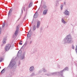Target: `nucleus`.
<instances>
[{
	"label": "nucleus",
	"instance_id": "a878e982",
	"mask_svg": "<svg viewBox=\"0 0 77 77\" xmlns=\"http://www.w3.org/2000/svg\"><path fill=\"white\" fill-rule=\"evenodd\" d=\"M2 33V28L1 27H0V34H1Z\"/></svg>",
	"mask_w": 77,
	"mask_h": 77
},
{
	"label": "nucleus",
	"instance_id": "ddd939ff",
	"mask_svg": "<svg viewBox=\"0 0 77 77\" xmlns=\"http://www.w3.org/2000/svg\"><path fill=\"white\" fill-rule=\"evenodd\" d=\"M32 35V32H31V31L30 30L28 33V34L27 35V37L28 38H30V36H31V35Z\"/></svg>",
	"mask_w": 77,
	"mask_h": 77
},
{
	"label": "nucleus",
	"instance_id": "7c9ffc66",
	"mask_svg": "<svg viewBox=\"0 0 77 77\" xmlns=\"http://www.w3.org/2000/svg\"><path fill=\"white\" fill-rule=\"evenodd\" d=\"M20 64H21V63L20 62H19L18 63L19 65H20Z\"/></svg>",
	"mask_w": 77,
	"mask_h": 77
},
{
	"label": "nucleus",
	"instance_id": "c85d7f7f",
	"mask_svg": "<svg viewBox=\"0 0 77 77\" xmlns=\"http://www.w3.org/2000/svg\"><path fill=\"white\" fill-rule=\"evenodd\" d=\"M19 44L20 45H22V43H21L20 42Z\"/></svg>",
	"mask_w": 77,
	"mask_h": 77
},
{
	"label": "nucleus",
	"instance_id": "c756f323",
	"mask_svg": "<svg viewBox=\"0 0 77 77\" xmlns=\"http://www.w3.org/2000/svg\"><path fill=\"white\" fill-rule=\"evenodd\" d=\"M21 12H22V14H23V9H21Z\"/></svg>",
	"mask_w": 77,
	"mask_h": 77
},
{
	"label": "nucleus",
	"instance_id": "20e7f679",
	"mask_svg": "<svg viewBox=\"0 0 77 77\" xmlns=\"http://www.w3.org/2000/svg\"><path fill=\"white\" fill-rule=\"evenodd\" d=\"M22 54L21 51L20 50L18 53V57L20 58V60H24V59H25V54H26V52H24Z\"/></svg>",
	"mask_w": 77,
	"mask_h": 77
},
{
	"label": "nucleus",
	"instance_id": "6ab92c4d",
	"mask_svg": "<svg viewBox=\"0 0 77 77\" xmlns=\"http://www.w3.org/2000/svg\"><path fill=\"white\" fill-rule=\"evenodd\" d=\"M34 31H35V30H36V26L35 25H34L33 27V29H32Z\"/></svg>",
	"mask_w": 77,
	"mask_h": 77
},
{
	"label": "nucleus",
	"instance_id": "f704fd0d",
	"mask_svg": "<svg viewBox=\"0 0 77 77\" xmlns=\"http://www.w3.org/2000/svg\"><path fill=\"white\" fill-rule=\"evenodd\" d=\"M13 37H15V36L14 35V36H13Z\"/></svg>",
	"mask_w": 77,
	"mask_h": 77
},
{
	"label": "nucleus",
	"instance_id": "423d86ee",
	"mask_svg": "<svg viewBox=\"0 0 77 77\" xmlns=\"http://www.w3.org/2000/svg\"><path fill=\"white\" fill-rule=\"evenodd\" d=\"M71 12L69 11H68V10H65L64 12H63V14L65 15H68L69 16L70 15V13Z\"/></svg>",
	"mask_w": 77,
	"mask_h": 77
},
{
	"label": "nucleus",
	"instance_id": "7ed1b4c3",
	"mask_svg": "<svg viewBox=\"0 0 77 77\" xmlns=\"http://www.w3.org/2000/svg\"><path fill=\"white\" fill-rule=\"evenodd\" d=\"M17 67V65H15V61H14V60H12L8 65L7 67V68L8 69L12 68H16Z\"/></svg>",
	"mask_w": 77,
	"mask_h": 77
},
{
	"label": "nucleus",
	"instance_id": "f8f14e48",
	"mask_svg": "<svg viewBox=\"0 0 77 77\" xmlns=\"http://www.w3.org/2000/svg\"><path fill=\"white\" fill-rule=\"evenodd\" d=\"M48 12V9H45L44 10L43 12V15H46L47 13V12Z\"/></svg>",
	"mask_w": 77,
	"mask_h": 77
},
{
	"label": "nucleus",
	"instance_id": "393cba45",
	"mask_svg": "<svg viewBox=\"0 0 77 77\" xmlns=\"http://www.w3.org/2000/svg\"><path fill=\"white\" fill-rule=\"evenodd\" d=\"M3 60V58H0V62H1Z\"/></svg>",
	"mask_w": 77,
	"mask_h": 77
},
{
	"label": "nucleus",
	"instance_id": "2f4dec72",
	"mask_svg": "<svg viewBox=\"0 0 77 77\" xmlns=\"http://www.w3.org/2000/svg\"><path fill=\"white\" fill-rule=\"evenodd\" d=\"M27 15V13H26L25 14V16H26Z\"/></svg>",
	"mask_w": 77,
	"mask_h": 77
},
{
	"label": "nucleus",
	"instance_id": "0eeeda50",
	"mask_svg": "<svg viewBox=\"0 0 77 77\" xmlns=\"http://www.w3.org/2000/svg\"><path fill=\"white\" fill-rule=\"evenodd\" d=\"M40 24H41V22L40 21H38L37 22V24L36 26V27L37 29H39L40 27Z\"/></svg>",
	"mask_w": 77,
	"mask_h": 77
},
{
	"label": "nucleus",
	"instance_id": "4468645a",
	"mask_svg": "<svg viewBox=\"0 0 77 77\" xmlns=\"http://www.w3.org/2000/svg\"><path fill=\"white\" fill-rule=\"evenodd\" d=\"M61 23L64 24H66L67 23L65 21V20H64L63 18L61 19Z\"/></svg>",
	"mask_w": 77,
	"mask_h": 77
},
{
	"label": "nucleus",
	"instance_id": "72a5a7b5",
	"mask_svg": "<svg viewBox=\"0 0 77 77\" xmlns=\"http://www.w3.org/2000/svg\"><path fill=\"white\" fill-rule=\"evenodd\" d=\"M64 5H65V2H64Z\"/></svg>",
	"mask_w": 77,
	"mask_h": 77
},
{
	"label": "nucleus",
	"instance_id": "f3484780",
	"mask_svg": "<svg viewBox=\"0 0 77 77\" xmlns=\"http://www.w3.org/2000/svg\"><path fill=\"white\" fill-rule=\"evenodd\" d=\"M63 4H61L60 6V10L62 11V10L63 9Z\"/></svg>",
	"mask_w": 77,
	"mask_h": 77
},
{
	"label": "nucleus",
	"instance_id": "f03ea898",
	"mask_svg": "<svg viewBox=\"0 0 77 77\" xmlns=\"http://www.w3.org/2000/svg\"><path fill=\"white\" fill-rule=\"evenodd\" d=\"M68 67H66L63 70L60 71L59 72H54L51 73L50 74H48L47 75L50 76V75H58L59 77H63V75H62V72L66 70H68Z\"/></svg>",
	"mask_w": 77,
	"mask_h": 77
},
{
	"label": "nucleus",
	"instance_id": "1a4fd4ad",
	"mask_svg": "<svg viewBox=\"0 0 77 77\" xmlns=\"http://www.w3.org/2000/svg\"><path fill=\"white\" fill-rule=\"evenodd\" d=\"M6 41H7V37H5L2 41L3 44H6Z\"/></svg>",
	"mask_w": 77,
	"mask_h": 77
},
{
	"label": "nucleus",
	"instance_id": "2eb2a0df",
	"mask_svg": "<svg viewBox=\"0 0 77 77\" xmlns=\"http://www.w3.org/2000/svg\"><path fill=\"white\" fill-rule=\"evenodd\" d=\"M38 12H36L34 16V18H37V17H38Z\"/></svg>",
	"mask_w": 77,
	"mask_h": 77
},
{
	"label": "nucleus",
	"instance_id": "a211bd4d",
	"mask_svg": "<svg viewBox=\"0 0 77 77\" xmlns=\"http://www.w3.org/2000/svg\"><path fill=\"white\" fill-rule=\"evenodd\" d=\"M5 72V69H4L1 72V74H3V73H4Z\"/></svg>",
	"mask_w": 77,
	"mask_h": 77
},
{
	"label": "nucleus",
	"instance_id": "b1692460",
	"mask_svg": "<svg viewBox=\"0 0 77 77\" xmlns=\"http://www.w3.org/2000/svg\"><path fill=\"white\" fill-rule=\"evenodd\" d=\"M35 75V74L34 73H32L31 75V76H34Z\"/></svg>",
	"mask_w": 77,
	"mask_h": 77
},
{
	"label": "nucleus",
	"instance_id": "f257e3e1",
	"mask_svg": "<svg viewBox=\"0 0 77 77\" xmlns=\"http://www.w3.org/2000/svg\"><path fill=\"white\" fill-rule=\"evenodd\" d=\"M62 42L63 44H66V43L71 44V43H72L73 40H72V36L71 35H67L63 40Z\"/></svg>",
	"mask_w": 77,
	"mask_h": 77
},
{
	"label": "nucleus",
	"instance_id": "473e14b6",
	"mask_svg": "<svg viewBox=\"0 0 77 77\" xmlns=\"http://www.w3.org/2000/svg\"><path fill=\"white\" fill-rule=\"evenodd\" d=\"M20 42H22V41H20Z\"/></svg>",
	"mask_w": 77,
	"mask_h": 77
},
{
	"label": "nucleus",
	"instance_id": "39448f33",
	"mask_svg": "<svg viewBox=\"0 0 77 77\" xmlns=\"http://www.w3.org/2000/svg\"><path fill=\"white\" fill-rule=\"evenodd\" d=\"M11 45L10 44L7 45L5 47V51H9L11 48Z\"/></svg>",
	"mask_w": 77,
	"mask_h": 77
},
{
	"label": "nucleus",
	"instance_id": "9d476101",
	"mask_svg": "<svg viewBox=\"0 0 77 77\" xmlns=\"http://www.w3.org/2000/svg\"><path fill=\"white\" fill-rule=\"evenodd\" d=\"M18 32H19V28L18 27H17L16 29V31L14 33L15 36H17V34L18 33Z\"/></svg>",
	"mask_w": 77,
	"mask_h": 77
},
{
	"label": "nucleus",
	"instance_id": "4be33fe9",
	"mask_svg": "<svg viewBox=\"0 0 77 77\" xmlns=\"http://www.w3.org/2000/svg\"><path fill=\"white\" fill-rule=\"evenodd\" d=\"M43 7L44 9H46L47 8V6L45 5H43Z\"/></svg>",
	"mask_w": 77,
	"mask_h": 77
},
{
	"label": "nucleus",
	"instance_id": "6e6552de",
	"mask_svg": "<svg viewBox=\"0 0 77 77\" xmlns=\"http://www.w3.org/2000/svg\"><path fill=\"white\" fill-rule=\"evenodd\" d=\"M29 70L30 72H32V71H33L35 70V68L34 67V66H31L29 68Z\"/></svg>",
	"mask_w": 77,
	"mask_h": 77
},
{
	"label": "nucleus",
	"instance_id": "412c9836",
	"mask_svg": "<svg viewBox=\"0 0 77 77\" xmlns=\"http://www.w3.org/2000/svg\"><path fill=\"white\" fill-rule=\"evenodd\" d=\"M32 4L33 3L32 2H31L29 5V8H31L32 7Z\"/></svg>",
	"mask_w": 77,
	"mask_h": 77
},
{
	"label": "nucleus",
	"instance_id": "bb28decb",
	"mask_svg": "<svg viewBox=\"0 0 77 77\" xmlns=\"http://www.w3.org/2000/svg\"><path fill=\"white\" fill-rule=\"evenodd\" d=\"M72 49H74V45H72Z\"/></svg>",
	"mask_w": 77,
	"mask_h": 77
},
{
	"label": "nucleus",
	"instance_id": "aec40b11",
	"mask_svg": "<svg viewBox=\"0 0 77 77\" xmlns=\"http://www.w3.org/2000/svg\"><path fill=\"white\" fill-rule=\"evenodd\" d=\"M59 5V2H57L55 3V6H58Z\"/></svg>",
	"mask_w": 77,
	"mask_h": 77
},
{
	"label": "nucleus",
	"instance_id": "9b49d317",
	"mask_svg": "<svg viewBox=\"0 0 77 77\" xmlns=\"http://www.w3.org/2000/svg\"><path fill=\"white\" fill-rule=\"evenodd\" d=\"M42 71H43L44 72H47V70H46L45 68H43L42 70H40L38 72L39 73H41V72H42Z\"/></svg>",
	"mask_w": 77,
	"mask_h": 77
},
{
	"label": "nucleus",
	"instance_id": "cd10ccee",
	"mask_svg": "<svg viewBox=\"0 0 77 77\" xmlns=\"http://www.w3.org/2000/svg\"><path fill=\"white\" fill-rule=\"evenodd\" d=\"M32 41H31L29 42L30 44H31L32 43Z\"/></svg>",
	"mask_w": 77,
	"mask_h": 77
},
{
	"label": "nucleus",
	"instance_id": "dca6fc26",
	"mask_svg": "<svg viewBox=\"0 0 77 77\" xmlns=\"http://www.w3.org/2000/svg\"><path fill=\"white\" fill-rule=\"evenodd\" d=\"M12 9H10L8 14V17L11 16V13H12Z\"/></svg>",
	"mask_w": 77,
	"mask_h": 77
},
{
	"label": "nucleus",
	"instance_id": "5701e85b",
	"mask_svg": "<svg viewBox=\"0 0 77 77\" xmlns=\"http://www.w3.org/2000/svg\"><path fill=\"white\" fill-rule=\"evenodd\" d=\"M5 26V22H4L3 23V24L2 25V27H4Z\"/></svg>",
	"mask_w": 77,
	"mask_h": 77
},
{
	"label": "nucleus",
	"instance_id": "c9c22d12",
	"mask_svg": "<svg viewBox=\"0 0 77 77\" xmlns=\"http://www.w3.org/2000/svg\"><path fill=\"white\" fill-rule=\"evenodd\" d=\"M1 69V67H0V69Z\"/></svg>",
	"mask_w": 77,
	"mask_h": 77
}]
</instances>
